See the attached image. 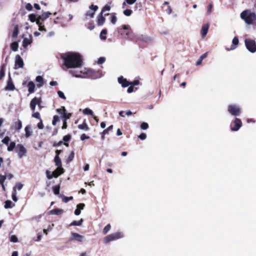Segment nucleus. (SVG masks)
I'll return each mask as SVG.
<instances>
[{"label": "nucleus", "instance_id": "40", "mask_svg": "<svg viewBox=\"0 0 256 256\" xmlns=\"http://www.w3.org/2000/svg\"><path fill=\"white\" fill-rule=\"evenodd\" d=\"M107 31L106 30H103L100 34V38L102 40H106V36Z\"/></svg>", "mask_w": 256, "mask_h": 256}, {"label": "nucleus", "instance_id": "34", "mask_svg": "<svg viewBox=\"0 0 256 256\" xmlns=\"http://www.w3.org/2000/svg\"><path fill=\"white\" fill-rule=\"evenodd\" d=\"M8 152H12L14 150V148H16V143L14 142H10V144L8 145Z\"/></svg>", "mask_w": 256, "mask_h": 256}, {"label": "nucleus", "instance_id": "37", "mask_svg": "<svg viewBox=\"0 0 256 256\" xmlns=\"http://www.w3.org/2000/svg\"><path fill=\"white\" fill-rule=\"evenodd\" d=\"M111 225L110 224H108L103 229L102 232L104 234H106L110 230Z\"/></svg>", "mask_w": 256, "mask_h": 256}, {"label": "nucleus", "instance_id": "10", "mask_svg": "<svg viewBox=\"0 0 256 256\" xmlns=\"http://www.w3.org/2000/svg\"><path fill=\"white\" fill-rule=\"evenodd\" d=\"M51 14L49 12H44L36 20L37 24H42V21H44L47 19Z\"/></svg>", "mask_w": 256, "mask_h": 256}, {"label": "nucleus", "instance_id": "54", "mask_svg": "<svg viewBox=\"0 0 256 256\" xmlns=\"http://www.w3.org/2000/svg\"><path fill=\"white\" fill-rule=\"evenodd\" d=\"M10 140V138L8 136H6L2 140V142L6 144V145H8V144H9V142Z\"/></svg>", "mask_w": 256, "mask_h": 256}, {"label": "nucleus", "instance_id": "4", "mask_svg": "<svg viewBox=\"0 0 256 256\" xmlns=\"http://www.w3.org/2000/svg\"><path fill=\"white\" fill-rule=\"evenodd\" d=\"M228 112L231 115L237 116L240 115L241 113V108L236 104H230L228 106Z\"/></svg>", "mask_w": 256, "mask_h": 256}, {"label": "nucleus", "instance_id": "27", "mask_svg": "<svg viewBox=\"0 0 256 256\" xmlns=\"http://www.w3.org/2000/svg\"><path fill=\"white\" fill-rule=\"evenodd\" d=\"M15 204H12V202L10 200H7L4 202V207L5 208L8 209L13 208Z\"/></svg>", "mask_w": 256, "mask_h": 256}, {"label": "nucleus", "instance_id": "44", "mask_svg": "<svg viewBox=\"0 0 256 256\" xmlns=\"http://www.w3.org/2000/svg\"><path fill=\"white\" fill-rule=\"evenodd\" d=\"M28 18H29L30 20L32 22H36L37 18H36V16L34 14H30L29 16H28Z\"/></svg>", "mask_w": 256, "mask_h": 256}, {"label": "nucleus", "instance_id": "24", "mask_svg": "<svg viewBox=\"0 0 256 256\" xmlns=\"http://www.w3.org/2000/svg\"><path fill=\"white\" fill-rule=\"evenodd\" d=\"M36 81L37 82L39 83L38 84H37V86L38 88H41L43 86L44 78L42 76H37L36 78Z\"/></svg>", "mask_w": 256, "mask_h": 256}, {"label": "nucleus", "instance_id": "23", "mask_svg": "<svg viewBox=\"0 0 256 256\" xmlns=\"http://www.w3.org/2000/svg\"><path fill=\"white\" fill-rule=\"evenodd\" d=\"M105 22V18L102 16V14H100L97 18V23L98 26H102Z\"/></svg>", "mask_w": 256, "mask_h": 256}, {"label": "nucleus", "instance_id": "53", "mask_svg": "<svg viewBox=\"0 0 256 256\" xmlns=\"http://www.w3.org/2000/svg\"><path fill=\"white\" fill-rule=\"evenodd\" d=\"M73 199V197L72 196H70V197H66V196H64L62 198V201L65 202V203H66L68 202L69 200H72Z\"/></svg>", "mask_w": 256, "mask_h": 256}, {"label": "nucleus", "instance_id": "61", "mask_svg": "<svg viewBox=\"0 0 256 256\" xmlns=\"http://www.w3.org/2000/svg\"><path fill=\"white\" fill-rule=\"evenodd\" d=\"M6 178V176L0 175V184L4 183V180Z\"/></svg>", "mask_w": 256, "mask_h": 256}, {"label": "nucleus", "instance_id": "38", "mask_svg": "<svg viewBox=\"0 0 256 256\" xmlns=\"http://www.w3.org/2000/svg\"><path fill=\"white\" fill-rule=\"evenodd\" d=\"M52 189L54 194L58 195L60 194V186L59 185L54 186Z\"/></svg>", "mask_w": 256, "mask_h": 256}, {"label": "nucleus", "instance_id": "49", "mask_svg": "<svg viewBox=\"0 0 256 256\" xmlns=\"http://www.w3.org/2000/svg\"><path fill=\"white\" fill-rule=\"evenodd\" d=\"M22 187H23V184H22L21 183H18L16 185V186L14 188H15L16 190H22Z\"/></svg>", "mask_w": 256, "mask_h": 256}, {"label": "nucleus", "instance_id": "8", "mask_svg": "<svg viewBox=\"0 0 256 256\" xmlns=\"http://www.w3.org/2000/svg\"><path fill=\"white\" fill-rule=\"evenodd\" d=\"M24 63L23 60L22 58L20 55H16L15 58L14 68L18 69L20 68H22L24 67Z\"/></svg>", "mask_w": 256, "mask_h": 256}, {"label": "nucleus", "instance_id": "39", "mask_svg": "<svg viewBox=\"0 0 256 256\" xmlns=\"http://www.w3.org/2000/svg\"><path fill=\"white\" fill-rule=\"evenodd\" d=\"M12 197V200L14 202H16L18 201V198L16 196V192L15 188H13Z\"/></svg>", "mask_w": 256, "mask_h": 256}, {"label": "nucleus", "instance_id": "47", "mask_svg": "<svg viewBox=\"0 0 256 256\" xmlns=\"http://www.w3.org/2000/svg\"><path fill=\"white\" fill-rule=\"evenodd\" d=\"M10 241L12 242H18V238L15 235H12L10 237Z\"/></svg>", "mask_w": 256, "mask_h": 256}, {"label": "nucleus", "instance_id": "29", "mask_svg": "<svg viewBox=\"0 0 256 256\" xmlns=\"http://www.w3.org/2000/svg\"><path fill=\"white\" fill-rule=\"evenodd\" d=\"M83 220L81 218L78 221L74 220L70 224V226H80L82 224Z\"/></svg>", "mask_w": 256, "mask_h": 256}, {"label": "nucleus", "instance_id": "43", "mask_svg": "<svg viewBox=\"0 0 256 256\" xmlns=\"http://www.w3.org/2000/svg\"><path fill=\"white\" fill-rule=\"evenodd\" d=\"M46 177L48 180H51L54 176L53 172H51L50 171L47 170L46 171Z\"/></svg>", "mask_w": 256, "mask_h": 256}, {"label": "nucleus", "instance_id": "36", "mask_svg": "<svg viewBox=\"0 0 256 256\" xmlns=\"http://www.w3.org/2000/svg\"><path fill=\"white\" fill-rule=\"evenodd\" d=\"M18 34V26L16 25L14 28L12 33V37L15 38L17 37Z\"/></svg>", "mask_w": 256, "mask_h": 256}, {"label": "nucleus", "instance_id": "6", "mask_svg": "<svg viewBox=\"0 0 256 256\" xmlns=\"http://www.w3.org/2000/svg\"><path fill=\"white\" fill-rule=\"evenodd\" d=\"M245 44L246 48L251 52H256V44L254 40L246 39L245 40Z\"/></svg>", "mask_w": 256, "mask_h": 256}, {"label": "nucleus", "instance_id": "64", "mask_svg": "<svg viewBox=\"0 0 256 256\" xmlns=\"http://www.w3.org/2000/svg\"><path fill=\"white\" fill-rule=\"evenodd\" d=\"M40 122L38 124V127L39 129H42L44 128V125L42 122V120H40Z\"/></svg>", "mask_w": 256, "mask_h": 256}, {"label": "nucleus", "instance_id": "16", "mask_svg": "<svg viewBox=\"0 0 256 256\" xmlns=\"http://www.w3.org/2000/svg\"><path fill=\"white\" fill-rule=\"evenodd\" d=\"M14 88H15V86L12 82V78L10 74L9 78L7 82V84L6 87V90H9V91H12L14 90Z\"/></svg>", "mask_w": 256, "mask_h": 256}, {"label": "nucleus", "instance_id": "41", "mask_svg": "<svg viewBox=\"0 0 256 256\" xmlns=\"http://www.w3.org/2000/svg\"><path fill=\"white\" fill-rule=\"evenodd\" d=\"M74 153L73 151H72L70 152V156H68V157L67 159V162H72V160L74 159Z\"/></svg>", "mask_w": 256, "mask_h": 256}, {"label": "nucleus", "instance_id": "30", "mask_svg": "<svg viewBox=\"0 0 256 256\" xmlns=\"http://www.w3.org/2000/svg\"><path fill=\"white\" fill-rule=\"evenodd\" d=\"M82 112L84 114H86V115L89 114V115L92 116H94V115L92 110L90 109L89 108H86L82 110Z\"/></svg>", "mask_w": 256, "mask_h": 256}, {"label": "nucleus", "instance_id": "19", "mask_svg": "<svg viewBox=\"0 0 256 256\" xmlns=\"http://www.w3.org/2000/svg\"><path fill=\"white\" fill-rule=\"evenodd\" d=\"M12 128L16 130H20L22 128V122L20 120L15 121L12 126Z\"/></svg>", "mask_w": 256, "mask_h": 256}, {"label": "nucleus", "instance_id": "60", "mask_svg": "<svg viewBox=\"0 0 256 256\" xmlns=\"http://www.w3.org/2000/svg\"><path fill=\"white\" fill-rule=\"evenodd\" d=\"M146 135L144 133H142L140 134L138 136V138L141 140H144L146 138Z\"/></svg>", "mask_w": 256, "mask_h": 256}, {"label": "nucleus", "instance_id": "48", "mask_svg": "<svg viewBox=\"0 0 256 256\" xmlns=\"http://www.w3.org/2000/svg\"><path fill=\"white\" fill-rule=\"evenodd\" d=\"M59 121V117L58 116H54L53 118V120L52 122V124L54 126H55L57 122Z\"/></svg>", "mask_w": 256, "mask_h": 256}, {"label": "nucleus", "instance_id": "2", "mask_svg": "<svg viewBox=\"0 0 256 256\" xmlns=\"http://www.w3.org/2000/svg\"><path fill=\"white\" fill-rule=\"evenodd\" d=\"M240 16L248 24H252L256 20V14L250 10H244L241 12Z\"/></svg>", "mask_w": 256, "mask_h": 256}, {"label": "nucleus", "instance_id": "52", "mask_svg": "<svg viewBox=\"0 0 256 256\" xmlns=\"http://www.w3.org/2000/svg\"><path fill=\"white\" fill-rule=\"evenodd\" d=\"M106 61V58L104 57H100L98 59V64H102Z\"/></svg>", "mask_w": 256, "mask_h": 256}, {"label": "nucleus", "instance_id": "42", "mask_svg": "<svg viewBox=\"0 0 256 256\" xmlns=\"http://www.w3.org/2000/svg\"><path fill=\"white\" fill-rule=\"evenodd\" d=\"M140 128L142 130H146L148 128V123L143 122L140 124Z\"/></svg>", "mask_w": 256, "mask_h": 256}, {"label": "nucleus", "instance_id": "55", "mask_svg": "<svg viewBox=\"0 0 256 256\" xmlns=\"http://www.w3.org/2000/svg\"><path fill=\"white\" fill-rule=\"evenodd\" d=\"M110 6L108 5H106L103 8L100 13L102 14L103 12H104L106 11H110Z\"/></svg>", "mask_w": 256, "mask_h": 256}, {"label": "nucleus", "instance_id": "57", "mask_svg": "<svg viewBox=\"0 0 256 256\" xmlns=\"http://www.w3.org/2000/svg\"><path fill=\"white\" fill-rule=\"evenodd\" d=\"M117 18L116 16L114 14H112V18H111V22L112 24H115L116 22Z\"/></svg>", "mask_w": 256, "mask_h": 256}, {"label": "nucleus", "instance_id": "3", "mask_svg": "<svg viewBox=\"0 0 256 256\" xmlns=\"http://www.w3.org/2000/svg\"><path fill=\"white\" fill-rule=\"evenodd\" d=\"M124 234L122 232H116L105 236L103 242L107 244L111 242L116 240L124 238Z\"/></svg>", "mask_w": 256, "mask_h": 256}, {"label": "nucleus", "instance_id": "32", "mask_svg": "<svg viewBox=\"0 0 256 256\" xmlns=\"http://www.w3.org/2000/svg\"><path fill=\"white\" fill-rule=\"evenodd\" d=\"M5 68L6 65H2L0 70V80H2L3 78V77L5 76Z\"/></svg>", "mask_w": 256, "mask_h": 256}, {"label": "nucleus", "instance_id": "33", "mask_svg": "<svg viewBox=\"0 0 256 256\" xmlns=\"http://www.w3.org/2000/svg\"><path fill=\"white\" fill-rule=\"evenodd\" d=\"M18 44L17 42H13L10 46L11 49L14 52L18 50Z\"/></svg>", "mask_w": 256, "mask_h": 256}, {"label": "nucleus", "instance_id": "56", "mask_svg": "<svg viewBox=\"0 0 256 256\" xmlns=\"http://www.w3.org/2000/svg\"><path fill=\"white\" fill-rule=\"evenodd\" d=\"M132 13V10L129 9H126L124 11V14L126 16H130Z\"/></svg>", "mask_w": 256, "mask_h": 256}, {"label": "nucleus", "instance_id": "11", "mask_svg": "<svg viewBox=\"0 0 256 256\" xmlns=\"http://www.w3.org/2000/svg\"><path fill=\"white\" fill-rule=\"evenodd\" d=\"M89 8L90 10L86 12V16H88L91 18H93L95 12L98 9V6H97L92 4L90 6Z\"/></svg>", "mask_w": 256, "mask_h": 256}, {"label": "nucleus", "instance_id": "28", "mask_svg": "<svg viewBox=\"0 0 256 256\" xmlns=\"http://www.w3.org/2000/svg\"><path fill=\"white\" fill-rule=\"evenodd\" d=\"M56 165L58 166V167H62V162L60 156L58 155L55 156L54 159Z\"/></svg>", "mask_w": 256, "mask_h": 256}, {"label": "nucleus", "instance_id": "25", "mask_svg": "<svg viewBox=\"0 0 256 256\" xmlns=\"http://www.w3.org/2000/svg\"><path fill=\"white\" fill-rule=\"evenodd\" d=\"M64 212V210L62 209L56 208L51 210L50 212V214H54V215H60L62 214Z\"/></svg>", "mask_w": 256, "mask_h": 256}, {"label": "nucleus", "instance_id": "51", "mask_svg": "<svg viewBox=\"0 0 256 256\" xmlns=\"http://www.w3.org/2000/svg\"><path fill=\"white\" fill-rule=\"evenodd\" d=\"M58 94L60 98L64 100L66 99V97L65 96L64 94L60 90H58Z\"/></svg>", "mask_w": 256, "mask_h": 256}, {"label": "nucleus", "instance_id": "14", "mask_svg": "<svg viewBox=\"0 0 256 256\" xmlns=\"http://www.w3.org/2000/svg\"><path fill=\"white\" fill-rule=\"evenodd\" d=\"M72 237L70 240H76L78 242H82L84 240V237L83 236L80 235L76 232L71 233Z\"/></svg>", "mask_w": 256, "mask_h": 256}, {"label": "nucleus", "instance_id": "63", "mask_svg": "<svg viewBox=\"0 0 256 256\" xmlns=\"http://www.w3.org/2000/svg\"><path fill=\"white\" fill-rule=\"evenodd\" d=\"M90 137L88 136H86L84 134H82L80 136V140H84L86 139H88Z\"/></svg>", "mask_w": 256, "mask_h": 256}, {"label": "nucleus", "instance_id": "18", "mask_svg": "<svg viewBox=\"0 0 256 256\" xmlns=\"http://www.w3.org/2000/svg\"><path fill=\"white\" fill-rule=\"evenodd\" d=\"M232 42L233 46H232L230 48H226V51L234 50L237 47L238 45V42H239L238 38L236 36L234 37L232 40Z\"/></svg>", "mask_w": 256, "mask_h": 256}, {"label": "nucleus", "instance_id": "59", "mask_svg": "<svg viewBox=\"0 0 256 256\" xmlns=\"http://www.w3.org/2000/svg\"><path fill=\"white\" fill-rule=\"evenodd\" d=\"M32 116L34 118L39 119L40 120H41L40 116V114L38 112H36L32 114Z\"/></svg>", "mask_w": 256, "mask_h": 256}, {"label": "nucleus", "instance_id": "5", "mask_svg": "<svg viewBox=\"0 0 256 256\" xmlns=\"http://www.w3.org/2000/svg\"><path fill=\"white\" fill-rule=\"evenodd\" d=\"M15 152L17 154L19 158H22L26 156L27 150L22 144H18L15 148Z\"/></svg>", "mask_w": 256, "mask_h": 256}, {"label": "nucleus", "instance_id": "9", "mask_svg": "<svg viewBox=\"0 0 256 256\" xmlns=\"http://www.w3.org/2000/svg\"><path fill=\"white\" fill-rule=\"evenodd\" d=\"M40 103L41 100L40 98L35 97L34 98H32L30 103V108L31 110L34 111L36 109V106L38 105V106H40Z\"/></svg>", "mask_w": 256, "mask_h": 256}, {"label": "nucleus", "instance_id": "13", "mask_svg": "<svg viewBox=\"0 0 256 256\" xmlns=\"http://www.w3.org/2000/svg\"><path fill=\"white\" fill-rule=\"evenodd\" d=\"M32 42V38L31 35H30L28 38H24L22 44V46L25 50L26 49L28 45L31 44Z\"/></svg>", "mask_w": 256, "mask_h": 256}, {"label": "nucleus", "instance_id": "1", "mask_svg": "<svg viewBox=\"0 0 256 256\" xmlns=\"http://www.w3.org/2000/svg\"><path fill=\"white\" fill-rule=\"evenodd\" d=\"M64 60L62 68L64 70L70 68L69 72L76 78H84L82 74H86V72L81 70L83 64L82 58L78 53H67L62 56Z\"/></svg>", "mask_w": 256, "mask_h": 256}, {"label": "nucleus", "instance_id": "50", "mask_svg": "<svg viewBox=\"0 0 256 256\" xmlns=\"http://www.w3.org/2000/svg\"><path fill=\"white\" fill-rule=\"evenodd\" d=\"M136 0H126V2L123 3V6H124L126 3L128 4H132L136 2Z\"/></svg>", "mask_w": 256, "mask_h": 256}, {"label": "nucleus", "instance_id": "46", "mask_svg": "<svg viewBox=\"0 0 256 256\" xmlns=\"http://www.w3.org/2000/svg\"><path fill=\"white\" fill-rule=\"evenodd\" d=\"M112 128H113L112 125L109 126L107 128H106L102 132L103 134H108L110 131L111 130H112Z\"/></svg>", "mask_w": 256, "mask_h": 256}, {"label": "nucleus", "instance_id": "31", "mask_svg": "<svg viewBox=\"0 0 256 256\" xmlns=\"http://www.w3.org/2000/svg\"><path fill=\"white\" fill-rule=\"evenodd\" d=\"M78 128L80 130H84L85 131H88L89 129L88 126L86 123L79 124L78 126Z\"/></svg>", "mask_w": 256, "mask_h": 256}, {"label": "nucleus", "instance_id": "26", "mask_svg": "<svg viewBox=\"0 0 256 256\" xmlns=\"http://www.w3.org/2000/svg\"><path fill=\"white\" fill-rule=\"evenodd\" d=\"M24 130H25V132H26V134H25L26 137L27 138L30 137L32 134V131L31 130L30 126H26V128H24Z\"/></svg>", "mask_w": 256, "mask_h": 256}, {"label": "nucleus", "instance_id": "12", "mask_svg": "<svg viewBox=\"0 0 256 256\" xmlns=\"http://www.w3.org/2000/svg\"><path fill=\"white\" fill-rule=\"evenodd\" d=\"M132 32L130 26L128 25L122 26V29L120 31V34L122 35H126L128 36Z\"/></svg>", "mask_w": 256, "mask_h": 256}, {"label": "nucleus", "instance_id": "45", "mask_svg": "<svg viewBox=\"0 0 256 256\" xmlns=\"http://www.w3.org/2000/svg\"><path fill=\"white\" fill-rule=\"evenodd\" d=\"M57 112L60 114H63V116H66V113L65 112L66 109L64 106L62 108L57 109Z\"/></svg>", "mask_w": 256, "mask_h": 256}, {"label": "nucleus", "instance_id": "20", "mask_svg": "<svg viewBox=\"0 0 256 256\" xmlns=\"http://www.w3.org/2000/svg\"><path fill=\"white\" fill-rule=\"evenodd\" d=\"M64 172L62 167H58V168L53 172L54 176L57 178Z\"/></svg>", "mask_w": 256, "mask_h": 256}, {"label": "nucleus", "instance_id": "15", "mask_svg": "<svg viewBox=\"0 0 256 256\" xmlns=\"http://www.w3.org/2000/svg\"><path fill=\"white\" fill-rule=\"evenodd\" d=\"M118 82L123 88L127 87L131 84V82L128 81L123 76H120L118 78Z\"/></svg>", "mask_w": 256, "mask_h": 256}, {"label": "nucleus", "instance_id": "21", "mask_svg": "<svg viewBox=\"0 0 256 256\" xmlns=\"http://www.w3.org/2000/svg\"><path fill=\"white\" fill-rule=\"evenodd\" d=\"M84 206V204H80L77 205L76 208L74 211V214L76 216H78L81 212V210H83Z\"/></svg>", "mask_w": 256, "mask_h": 256}, {"label": "nucleus", "instance_id": "22", "mask_svg": "<svg viewBox=\"0 0 256 256\" xmlns=\"http://www.w3.org/2000/svg\"><path fill=\"white\" fill-rule=\"evenodd\" d=\"M28 91L30 94H32L34 92L35 84L34 82H29L28 84Z\"/></svg>", "mask_w": 256, "mask_h": 256}, {"label": "nucleus", "instance_id": "7", "mask_svg": "<svg viewBox=\"0 0 256 256\" xmlns=\"http://www.w3.org/2000/svg\"><path fill=\"white\" fill-rule=\"evenodd\" d=\"M242 126V120L238 118H236L230 124V130L234 132H236Z\"/></svg>", "mask_w": 256, "mask_h": 256}, {"label": "nucleus", "instance_id": "58", "mask_svg": "<svg viewBox=\"0 0 256 256\" xmlns=\"http://www.w3.org/2000/svg\"><path fill=\"white\" fill-rule=\"evenodd\" d=\"M70 138H71V136L70 135H69V134L66 135L63 137L62 140L64 142H67L70 140Z\"/></svg>", "mask_w": 256, "mask_h": 256}, {"label": "nucleus", "instance_id": "62", "mask_svg": "<svg viewBox=\"0 0 256 256\" xmlns=\"http://www.w3.org/2000/svg\"><path fill=\"white\" fill-rule=\"evenodd\" d=\"M26 8L28 10H31L32 9V6L30 4L28 3L26 6Z\"/></svg>", "mask_w": 256, "mask_h": 256}, {"label": "nucleus", "instance_id": "35", "mask_svg": "<svg viewBox=\"0 0 256 256\" xmlns=\"http://www.w3.org/2000/svg\"><path fill=\"white\" fill-rule=\"evenodd\" d=\"M207 56V52H206L204 54H202L199 60L196 62V66H198V65H200L201 64H202V61L205 58H206V57Z\"/></svg>", "mask_w": 256, "mask_h": 256}, {"label": "nucleus", "instance_id": "17", "mask_svg": "<svg viewBox=\"0 0 256 256\" xmlns=\"http://www.w3.org/2000/svg\"><path fill=\"white\" fill-rule=\"evenodd\" d=\"M209 28V24H204L202 26L201 30H200V34L202 38H204L206 36L207 34L208 30Z\"/></svg>", "mask_w": 256, "mask_h": 256}]
</instances>
